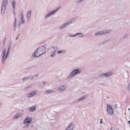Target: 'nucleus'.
Segmentation results:
<instances>
[{"instance_id": "6", "label": "nucleus", "mask_w": 130, "mask_h": 130, "mask_svg": "<svg viewBox=\"0 0 130 130\" xmlns=\"http://www.w3.org/2000/svg\"><path fill=\"white\" fill-rule=\"evenodd\" d=\"M111 31V29H108L99 31L95 32V33L94 35L95 36H98L110 33Z\"/></svg>"}, {"instance_id": "26", "label": "nucleus", "mask_w": 130, "mask_h": 130, "mask_svg": "<svg viewBox=\"0 0 130 130\" xmlns=\"http://www.w3.org/2000/svg\"><path fill=\"white\" fill-rule=\"evenodd\" d=\"M28 77L29 79L32 80L34 78L35 76L34 75H29Z\"/></svg>"}, {"instance_id": "30", "label": "nucleus", "mask_w": 130, "mask_h": 130, "mask_svg": "<svg viewBox=\"0 0 130 130\" xmlns=\"http://www.w3.org/2000/svg\"><path fill=\"white\" fill-rule=\"evenodd\" d=\"M29 78H28V76H27V77H24V78L23 79V81H25V80H27L28 79H29Z\"/></svg>"}, {"instance_id": "32", "label": "nucleus", "mask_w": 130, "mask_h": 130, "mask_svg": "<svg viewBox=\"0 0 130 130\" xmlns=\"http://www.w3.org/2000/svg\"><path fill=\"white\" fill-rule=\"evenodd\" d=\"M70 21H72V22H73L74 21L76 20V19L75 18H73L72 19H71L70 20Z\"/></svg>"}, {"instance_id": "14", "label": "nucleus", "mask_w": 130, "mask_h": 130, "mask_svg": "<svg viewBox=\"0 0 130 130\" xmlns=\"http://www.w3.org/2000/svg\"><path fill=\"white\" fill-rule=\"evenodd\" d=\"M31 14V11H29L27 13V20L28 22L29 21Z\"/></svg>"}, {"instance_id": "19", "label": "nucleus", "mask_w": 130, "mask_h": 130, "mask_svg": "<svg viewBox=\"0 0 130 130\" xmlns=\"http://www.w3.org/2000/svg\"><path fill=\"white\" fill-rule=\"evenodd\" d=\"M12 6L13 9L14 10L15 8L16 3L15 1L13 0L12 1Z\"/></svg>"}, {"instance_id": "29", "label": "nucleus", "mask_w": 130, "mask_h": 130, "mask_svg": "<svg viewBox=\"0 0 130 130\" xmlns=\"http://www.w3.org/2000/svg\"><path fill=\"white\" fill-rule=\"evenodd\" d=\"M127 89L130 92V82L129 83L128 86L127 87Z\"/></svg>"}, {"instance_id": "37", "label": "nucleus", "mask_w": 130, "mask_h": 130, "mask_svg": "<svg viewBox=\"0 0 130 130\" xmlns=\"http://www.w3.org/2000/svg\"><path fill=\"white\" fill-rule=\"evenodd\" d=\"M128 124H130V121H128Z\"/></svg>"}, {"instance_id": "1", "label": "nucleus", "mask_w": 130, "mask_h": 130, "mask_svg": "<svg viewBox=\"0 0 130 130\" xmlns=\"http://www.w3.org/2000/svg\"><path fill=\"white\" fill-rule=\"evenodd\" d=\"M46 51V48L44 46H41L37 48L32 54V58L38 57L44 54Z\"/></svg>"}, {"instance_id": "8", "label": "nucleus", "mask_w": 130, "mask_h": 130, "mask_svg": "<svg viewBox=\"0 0 130 130\" xmlns=\"http://www.w3.org/2000/svg\"><path fill=\"white\" fill-rule=\"evenodd\" d=\"M112 74L113 73L111 71H110L105 73H102L99 75V77L100 78L108 77L111 76Z\"/></svg>"}, {"instance_id": "31", "label": "nucleus", "mask_w": 130, "mask_h": 130, "mask_svg": "<svg viewBox=\"0 0 130 130\" xmlns=\"http://www.w3.org/2000/svg\"><path fill=\"white\" fill-rule=\"evenodd\" d=\"M29 88L30 87L29 86L25 88L24 90L26 91H27L29 90Z\"/></svg>"}, {"instance_id": "5", "label": "nucleus", "mask_w": 130, "mask_h": 130, "mask_svg": "<svg viewBox=\"0 0 130 130\" xmlns=\"http://www.w3.org/2000/svg\"><path fill=\"white\" fill-rule=\"evenodd\" d=\"M32 118L29 117L27 116L22 125V127L24 128L27 127L32 121Z\"/></svg>"}, {"instance_id": "20", "label": "nucleus", "mask_w": 130, "mask_h": 130, "mask_svg": "<svg viewBox=\"0 0 130 130\" xmlns=\"http://www.w3.org/2000/svg\"><path fill=\"white\" fill-rule=\"evenodd\" d=\"M56 52L55 51H52L51 52L50 57L52 58L54 57L56 55Z\"/></svg>"}, {"instance_id": "35", "label": "nucleus", "mask_w": 130, "mask_h": 130, "mask_svg": "<svg viewBox=\"0 0 130 130\" xmlns=\"http://www.w3.org/2000/svg\"><path fill=\"white\" fill-rule=\"evenodd\" d=\"M100 123L101 124H102V123H103V122H102V119H101L100 120Z\"/></svg>"}, {"instance_id": "12", "label": "nucleus", "mask_w": 130, "mask_h": 130, "mask_svg": "<svg viewBox=\"0 0 130 130\" xmlns=\"http://www.w3.org/2000/svg\"><path fill=\"white\" fill-rule=\"evenodd\" d=\"M7 5L2 4L1 7V14L2 15H3L5 11V9Z\"/></svg>"}, {"instance_id": "40", "label": "nucleus", "mask_w": 130, "mask_h": 130, "mask_svg": "<svg viewBox=\"0 0 130 130\" xmlns=\"http://www.w3.org/2000/svg\"><path fill=\"white\" fill-rule=\"evenodd\" d=\"M43 83L44 84H45V83H44V82H43Z\"/></svg>"}, {"instance_id": "13", "label": "nucleus", "mask_w": 130, "mask_h": 130, "mask_svg": "<svg viewBox=\"0 0 130 130\" xmlns=\"http://www.w3.org/2000/svg\"><path fill=\"white\" fill-rule=\"evenodd\" d=\"M23 115L22 113L20 112L17 113L14 116L13 119H16L18 118L21 117Z\"/></svg>"}, {"instance_id": "27", "label": "nucleus", "mask_w": 130, "mask_h": 130, "mask_svg": "<svg viewBox=\"0 0 130 130\" xmlns=\"http://www.w3.org/2000/svg\"><path fill=\"white\" fill-rule=\"evenodd\" d=\"M66 27V25L64 23L61 25L59 28V29H63V28H64L65 27Z\"/></svg>"}, {"instance_id": "34", "label": "nucleus", "mask_w": 130, "mask_h": 130, "mask_svg": "<svg viewBox=\"0 0 130 130\" xmlns=\"http://www.w3.org/2000/svg\"><path fill=\"white\" fill-rule=\"evenodd\" d=\"M39 75V74H36L35 76L36 77H37V76H38Z\"/></svg>"}, {"instance_id": "17", "label": "nucleus", "mask_w": 130, "mask_h": 130, "mask_svg": "<svg viewBox=\"0 0 130 130\" xmlns=\"http://www.w3.org/2000/svg\"><path fill=\"white\" fill-rule=\"evenodd\" d=\"M36 106L34 105L30 107L29 108V110L31 112H33L36 110Z\"/></svg>"}, {"instance_id": "7", "label": "nucleus", "mask_w": 130, "mask_h": 130, "mask_svg": "<svg viewBox=\"0 0 130 130\" xmlns=\"http://www.w3.org/2000/svg\"><path fill=\"white\" fill-rule=\"evenodd\" d=\"M59 8L51 11L49 12L47 14L45 15V19H47L51 17V16L53 15L58 10Z\"/></svg>"}, {"instance_id": "9", "label": "nucleus", "mask_w": 130, "mask_h": 130, "mask_svg": "<svg viewBox=\"0 0 130 130\" xmlns=\"http://www.w3.org/2000/svg\"><path fill=\"white\" fill-rule=\"evenodd\" d=\"M107 111L108 114L110 115H112L113 114V110L111 106L110 105H107Z\"/></svg>"}, {"instance_id": "16", "label": "nucleus", "mask_w": 130, "mask_h": 130, "mask_svg": "<svg viewBox=\"0 0 130 130\" xmlns=\"http://www.w3.org/2000/svg\"><path fill=\"white\" fill-rule=\"evenodd\" d=\"M87 97V95H85L81 97L80 98L78 99L77 101H78L84 100Z\"/></svg>"}, {"instance_id": "2", "label": "nucleus", "mask_w": 130, "mask_h": 130, "mask_svg": "<svg viewBox=\"0 0 130 130\" xmlns=\"http://www.w3.org/2000/svg\"><path fill=\"white\" fill-rule=\"evenodd\" d=\"M11 43L9 44L8 48L7 51L6 52V50L5 48H4L2 51V64H3L5 62V60H6L8 56L11 46Z\"/></svg>"}, {"instance_id": "39", "label": "nucleus", "mask_w": 130, "mask_h": 130, "mask_svg": "<svg viewBox=\"0 0 130 130\" xmlns=\"http://www.w3.org/2000/svg\"><path fill=\"white\" fill-rule=\"evenodd\" d=\"M128 110H130V113H130V108H129V109H128Z\"/></svg>"}, {"instance_id": "15", "label": "nucleus", "mask_w": 130, "mask_h": 130, "mask_svg": "<svg viewBox=\"0 0 130 130\" xmlns=\"http://www.w3.org/2000/svg\"><path fill=\"white\" fill-rule=\"evenodd\" d=\"M74 128V125L72 124L70 125L65 130H72Z\"/></svg>"}, {"instance_id": "10", "label": "nucleus", "mask_w": 130, "mask_h": 130, "mask_svg": "<svg viewBox=\"0 0 130 130\" xmlns=\"http://www.w3.org/2000/svg\"><path fill=\"white\" fill-rule=\"evenodd\" d=\"M37 92H38L37 90H35L27 94V96L28 98L32 97L36 95Z\"/></svg>"}, {"instance_id": "21", "label": "nucleus", "mask_w": 130, "mask_h": 130, "mask_svg": "<svg viewBox=\"0 0 130 130\" xmlns=\"http://www.w3.org/2000/svg\"><path fill=\"white\" fill-rule=\"evenodd\" d=\"M54 92V90L50 89L46 90L45 92V93L46 94H48L53 93Z\"/></svg>"}, {"instance_id": "11", "label": "nucleus", "mask_w": 130, "mask_h": 130, "mask_svg": "<svg viewBox=\"0 0 130 130\" xmlns=\"http://www.w3.org/2000/svg\"><path fill=\"white\" fill-rule=\"evenodd\" d=\"M67 87V85H62L59 86L58 89L59 91L63 92L65 90Z\"/></svg>"}, {"instance_id": "24", "label": "nucleus", "mask_w": 130, "mask_h": 130, "mask_svg": "<svg viewBox=\"0 0 130 130\" xmlns=\"http://www.w3.org/2000/svg\"><path fill=\"white\" fill-rule=\"evenodd\" d=\"M52 48L53 49V50L55 51H54L55 52L57 51L58 49V47L56 46H52Z\"/></svg>"}, {"instance_id": "23", "label": "nucleus", "mask_w": 130, "mask_h": 130, "mask_svg": "<svg viewBox=\"0 0 130 130\" xmlns=\"http://www.w3.org/2000/svg\"><path fill=\"white\" fill-rule=\"evenodd\" d=\"M8 2V0H3L2 4L7 5Z\"/></svg>"}, {"instance_id": "28", "label": "nucleus", "mask_w": 130, "mask_h": 130, "mask_svg": "<svg viewBox=\"0 0 130 130\" xmlns=\"http://www.w3.org/2000/svg\"><path fill=\"white\" fill-rule=\"evenodd\" d=\"M5 88H6L5 87H1L0 88V90L2 91H4Z\"/></svg>"}, {"instance_id": "25", "label": "nucleus", "mask_w": 130, "mask_h": 130, "mask_svg": "<svg viewBox=\"0 0 130 130\" xmlns=\"http://www.w3.org/2000/svg\"><path fill=\"white\" fill-rule=\"evenodd\" d=\"M72 23V21H70V20H69L67 21H66L65 23H64V24L66 25V26H68V25H69L70 24H71Z\"/></svg>"}, {"instance_id": "36", "label": "nucleus", "mask_w": 130, "mask_h": 130, "mask_svg": "<svg viewBox=\"0 0 130 130\" xmlns=\"http://www.w3.org/2000/svg\"><path fill=\"white\" fill-rule=\"evenodd\" d=\"M83 0H79V1H78V2H82L83 1Z\"/></svg>"}, {"instance_id": "4", "label": "nucleus", "mask_w": 130, "mask_h": 130, "mask_svg": "<svg viewBox=\"0 0 130 130\" xmlns=\"http://www.w3.org/2000/svg\"><path fill=\"white\" fill-rule=\"evenodd\" d=\"M81 72L82 71L80 69H75L72 71L69 75L68 79H70L73 78L77 75L80 74Z\"/></svg>"}, {"instance_id": "33", "label": "nucleus", "mask_w": 130, "mask_h": 130, "mask_svg": "<svg viewBox=\"0 0 130 130\" xmlns=\"http://www.w3.org/2000/svg\"><path fill=\"white\" fill-rule=\"evenodd\" d=\"M75 36V34L74 35H69V37H75L76 36Z\"/></svg>"}, {"instance_id": "18", "label": "nucleus", "mask_w": 130, "mask_h": 130, "mask_svg": "<svg viewBox=\"0 0 130 130\" xmlns=\"http://www.w3.org/2000/svg\"><path fill=\"white\" fill-rule=\"evenodd\" d=\"M66 50L64 49H63L61 50H59L57 51V53L58 54H60L62 53H64L66 52Z\"/></svg>"}, {"instance_id": "22", "label": "nucleus", "mask_w": 130, "mask_h": 130, "mask_svg": "<svg viewBox=\"0 0 130 130\" xmlns=\"http://www.w3.org/2000/svg\"><path fill=\"white\" fill-rule=\"evenodd\" d=\"M75 36H78L79 37H84V35L82 33H77L75 34Z\"/></svg>"}, {"instance_id": "3", "label": "nucleus", "mask_w": 130, "mask_h": 130, "mask_svg": "<svg viewBox=\"0 0 130 130\" xmlns=\"http://www.w3.org/2000/svg\"><path fill=\"white\" fill-rule=\"evenodd\" d=\"M25 23V22L24 20V16L22 15L21 17L19 19L18 21L17 22V23L16 18H15L14 23V29H16L17 25L18 27L20 28V26L23 24H24Z\"/></svg>"}, {"instance_id": "41", "label": "nucleus", "mask_w": 130, "mask_h": 130, "mask_svg": "<svg viewBox=\"0 0 130 130\" xmlns=\"http://www.w3.org/2000/svg\"><path fill=\"white\" fill-rule=\"evenodd\" d=\"M110 130H114V129H112V128L111 129H110Z\"/></svg>"}, {"instance_id": "38", "label": "nucleus", "mask_w": 130, "mask_h": 130, "mask_svg": "<svg viewBox=\"0 0 130 130\" xmlns=\"http://www.w3.org/2000/svg\"><path fill=\"white\" fill-rule=\"evenodd\" d=\"M18 38H15V39H16V40H17V39H18Z\"/></svg>"}]
</instances>
